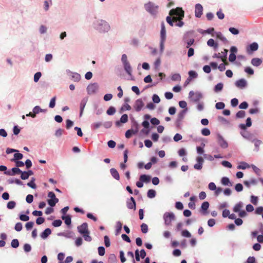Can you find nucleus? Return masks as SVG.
<instances>
[{
    "mask_svg": "<svg viewBox=\"0 0 263 263\" xmlns=\"http://www.w3.org/2000/svg\"><path fill=\"white\" fill-rule=\"evenodd\" d=\"M102 125V123L101 122H96L92 124L91 127L93 129H97L99 128Z\"/></svg>",
    "mask_w": 263,
    "mask_h": 263,
    "instance_id": "obj_61",
    "label": "nucleus"
},
{
    "mask_svg": "<svg viewBox=\"0 0 263 263\" xmlns=\"http://www.w3.org/2000/svg\"><path fill=\"white\" fill-rule=\"evenodd\" d=\"M171 79L173 81H180L181 80V76L178 73H175L172 76Z\"/></svg>",
    "mask_w": 263,
    "mask_h": 263,
    "instance_id": "obj_44",
    "label": "nucleus"
},
{
    "mask_svg": "<svg viewBox=\"0 0 263 263\" xmlns=\"http://www.w3.org/2000/svg\"><path fill=\"white\" fill-rule=\"evenodd\" d=\"M34 181H35V178H32L31 181L27 183V185L28 186L31 187L32 189H36V185Z\"/></svg>",
    "mask_w": 263,
    "mask_h": 263,
    "instance_id": "obj_35",
    "label": "nucleus"
},
{
    "mask_svg": "<svg viewBox=\"0 0 263 263\" xmlns=\"http://www.w3.org/2000/svg\"><path fill=\"white\" fill-rule=\"evenodd\" d=\"M56 97H53L50 101L49 106L50 108H53L55 105Z\"/></svg>",
    "mask_w": 263,
    "mask_h": 263,
    "instance_id": "obj_53",
    "label": "nucleus"
},
{
    "mask_svg": "<svg viewBox=\"0 0 263 263\" xmlns=\"http://www.w3.org/2000/svg\"><path fill=\"white\" fill-rule=\"evenodd\" d=\"M145 10L152 15H156L158 12L159 6L155 5L152 2H148L145 4Z\"/></svg>",
    "mask_w": 263,
    "mask_h": 263,
    "instance_id": "obj_2",
    "label": "nucleus"
},
{
    "mask_svg": "<svg viewBox=\"0 0 263 263\" xmlns=\"http://www.w3.org/2000/svg\"><path fill=\"white\" fill-rule=\"evenodd\" d=\"M156 196V192L154 190H149L147 192V197L149 198H154Z\"/></svg>",
    "mask_w": 263,
    "mask_h": 263,
    "instance_id": "obj_36",
    "label": "nucleus"
},
{
    "mask_svg": "<svg viewBox=\"0 0 263 263\" xmlns=\"http://www.w3.org/2000/svg\"><path fill=\"white\" fill-rule=\"evenodd\" d=\"M124 68H125V70H126V71L128 74H130V72L132 71V68H131V67L130 66L129 62L124 64Z\"/></svg>",
    "mask_w": 263,
    "mask_h": 263,
    "instance_id": "obj_41",
    "label": "nucleus"
},
{
    "mask_svg": "<svg viewBox=\"0 0 263 263\" xmlns=\"http://www.w3.org/2000/svg\"><path fill=\"white\" fill-rule=\"evenodd\" d=\"M62 221L60 219L55 220L52 222V226L54 227H60L62 224Z\"/></svg>",
    "mask_w": 263,
    "mask_h": 263,
    "instance_id": "obj_48",
    "label": "nucleus"
},
{
    "mask_svg": "<svg viewBox=\"0 0 263 263\" xmlns=\"http://www.w3.org/2000/svg\"><path fill=\"white\" fill-rule=\"evenodd\" d=\"M21 173H22V171L16 167L12 168V173L10 172H5V174L8 175H14L15 174H21Z\"/></svg>",
    "mask_w": 263,
    "mask_h": 263,
    "instance_id": "obj_19",
    "label": "nucleus"
},
{
    "mask_svg": "<svg viewBox=\"0 0 263 263\" xmlns=\"http://www.w3.org/2000/svg\"><path fill=\"white\" fill-rule=\"evenodd\" d=\"M47 111V109H43L41 108V107L39 106H35L33 109V112L36 115L40 112H46Z\"/></svg>",
    "mask_w": 263,
    "mask_h": 263,
    "instance_id": "obj_31",
    "label": "nucleus"
},
{
    "mask_svg": "<svg viewBox=\"0 0 263 263\" xmlns=\"http://www.w3.org/2000/svg\"><path fill=\"white\" fill-rule=\"evenodd\" d=\"M207 44L210 47H213L215 49L218 48V44L215 43L214 40L212 39H209L207 42Z\"/></svg>",
    "mask_w": 263,
    "mask_h": 263,
    "instance_id": "obj_26",
    "label": "nucleus"
},
{
    "mask_svg": "<svg viewBox=\"0 0 263 263\" xmlns=\"http://www.w3.org/2000/svg\"><path fill=\"white\" fill-rule=\"evenodd\" d=\"M48 197L50 199L47 200L48 204L53 207L59 202V199L56 198L55 194L52 192H49L48 194Z\"/></svg>",
    "mask_w": 263,
    "mask_h": 263,
    "instance_id": "obj_4",
    "label": "nucleus"
},
{
    "mask_svg": "<svg viewBox=\"0 0 263 263\" xmlns=\"http://www.w3.org/2000/svg\"><path fill=\"white\" fill-rule=\"evenodd\" d=\"M110 28V26L109 24L105 21L101 20L100 21L99 26H98V29L102 32H105L109 30Z\"/></svg>",
    "mask_w": 263,
    "mask_h": 263,
    "instance_id": "obj_5",
    "label": "nucleus"
},
{
    "mask_svg": "<svg viewBox=\"0 0 263 263\" xmlns=\"http://www.w3.org/2000/svg\"><path fill=\"white\" fill-rule=\"evenodd\" d=\"M130 201L127 202V206L129 209H133L134 210H135L136 209L135 200L133 197H130Z\"/></svg>",
    "mask_w": 263,
    "mask_h": 263,
    "instance_id": "obj_16",
    "label": "nucleus"
},
{
    "mask_svg": "<svg viewBox=\"0 0 263 263\" xmlns=\"http://www.w3.org/2000/svg\"><path fill=\"white\" fill-rule=\"evenodd\" d=\"M252 125L251 119L250 118H248L246 120V124H240L239 126L242 129H245L247 127H250Z\"/></svg>",
    "mask_w": 263,
    "mask_h": 263,
    "instance_id": "obj_21",
    "label": "nucleus"
},
{
    "mask_svg": "<svg viewBox=\"0 0 263 263\" xmlns=\"http://www.w3.org/2000/svg\"><path fill=\"white\" fill-rule=\"evenodd\" d=\"M136 128L135 130L128 129L125 133V137L126 138H130L133 135L136 134L138 132V124L136 123Z\"/></svg>",
    "mask_w": 263,
    "mask_h": 263,
    "instance_id": "obj_14",
    "label": "nucleus"
},
{
    "mask_svg": "<svg viewBox=\"0 0 263 263\" xmlns=\"http://www.w3.org/2000/svg\"><path fill=\"white\" fill-rule=\"evenodd\" d=\"M189 95V98L194 102L199 101L202 98V95L200 93L194 92L193 91H191Z\"/></svg>",
    "mask_w": 263,
    "mask_h": 263,
    "instance_id": "obj_6",
    "label": "nucleus"
},
{
    "mask_svg": "<svg viewBox=\"0 0 263 263\" xmlns=\"http://www.w3.org/2000/svg\"><path fill=\"white\" fill-rule=\"evenodd\" d=\"M221 183L224 185L232 186V184L230 182L229 179L226 177L222 178Z\"/></svg>",
    "mask_w": 263,
    "mask_h": 263,
    "instance_id": "obj_29",
    "label": "nucleus"
},
{
    "mask_svg": "<svg viewBox=\"0 0 263 263\" xmlns=\"http://www.w3.org/2000/svg\"><path fill=\"white\" fill-rule=\"evenodd\" d=\"M144 106V103L141 99L137 100L134 105V108L136 111H140Z\"/></svg>",
    "mask_w": 263,
    "mask_h": 263,
    "instance_id": "obj_10",
    "label": "nucleus"
},
{
    "mask_svg": "<svg viewBox=\"0 0 263 263\" xmlns=\"http://www.w3.org/2000/svg\"><path fill=\"white\" fill-rule=\"evenodd\" d=\"M225 106L224 103L223 102H218L216 104L215 107L217 109H222Z\"/></svg>",
    "mask_w": 263,
    "mask_h": 263,
    "instance_id": "obj_47",
    "label": "nucleus"
},
{
    "mask_svg": "<svg viewBox=\"0 0 263 263\" xmlns=\"http://www.w3.org/2000/svg\"><path fill=\"white\" fill-rule=\"evenodd\" d=\"M246 116V112L245 111L240 110L237 112L236 116L237 118H242Z\"/></svg>",
    "mask_w": 263,
    "mask_h": 263,
    "instance_id": "obj_43",
    "label": "nucleus"
},
{
    "mask_svg": "<svg viewBox=\"0 0 263 263\" xmlns=\"http://www.w3.org/2000/svg\"><path fill=\"white\" fill-rule=\"evenodd\" d=\"M128 121V116L126 114L123 115L121 118L120 121H117L116 122V125L117 126H120V123H125Z\"/></svg>",
    "mask_w": 263,
    "mask_h": 263,
    "instance_id": "obj_18",
    "label": "nucleus"
},
{
    "mask_svg": "<svg viewBox=\"0 0 263 263\" xmlns=\"http://www.w3.org/2000/svg\"><path fill=\"white\" fill-rule=\"evenodd\" d=\"M252 168L254 172L257 174V175H258V176L260 175L261 171L259 168H258L254 165H252Z\"/></svg>",
    "mask_w": 263,
    "mask_h": 263,
    "instance_id": "obj_54",
    "label": "nucleus"
},
{
    "mask_svg": "<svg viewBox=\"0 0 263 263\" xmlns=\"http://www.w3.org/2000/svg\"><path fill=\"white\" fill-rule=\"evenodd\" d=\"M110 172L111 175L115 179L118 180L120 179V175L116 169L114 168H111Z\"/></svg>",
    "mask_w": 263,
    "mask_h": 263,
    "instance_id": "obj_23",
    "label": "nucleus"
},
{
    "mask_svg": "<svg viewBox=\"0 0 263 263\" xmlns=\"http://www.w3.org/2000/svg\"><path fill=\"white\" fill-rule=\"evenodd\" d=\"M23 155L21 153H15L14 155V159H13V161H17L18 160L22 159L23 158Z\"/></svg>",
    "mask_w": 263,
    "mask_h": 263,
    "instance_id": "obj_45",
    "label": "nucleus"
},
{
    "mask_svg": "<svg viewBox=\"0 0 263 263\" xmlns=\"http://www.w3.org/2000/svg\"><path fill=\"white\" fill-rule=\"evenodd\" d=\"M151 123L154 125H157L159 124L160 121L159 120L156 118H153L151 120Z\"/></svg>",
    "mask_w": 263,
    "mask_h": 263,
    "instance_id": "obj_57",
    "label": "nucleus"
},
{
    "mask_svg": "<svg viewBox=\"0 0 263 263\" xmlns=\"http://www.w3.org/2000/svg\"><path fill=\"white\" fill-rule=\"evenodd\" d=\"M214 31V28H209L208 29H207L206 30H203L201 29V30H199V32H200V33H202V34H204V33L211 34Z\"/></svg>",
    "mask_w": 263,
    "mask_h": 263,
    "instance_id": "obj_38",
    "label": "nucleus"
},
{
    "mask_svg": "<svg viewBox=\"0 0 263 263\" xmlns=\"http://www.w3.org/2000/svg\"><path fill=\"white\" fill-rule=\"evenodd\" d=\"M216 36L217 38L223 42L227 43L228 42V40L223 35L221 32H218L216 33Z\"/></svg>",
    "mask_w": 263,
    "mask_h": 263,
    "instance_id": "obj_28",
    "label": "nucleus"
},
{
    "mask_svg": "<svg viewBox=\"0 0 263 263\" xmlns=\"http://www.w3.org/2000/svg\"><path fill=\"white\" fill-rule=\"evenodd\" d=\"M243 203L241 202H239L235 204L233 208V211L235 213H238L240 211H241L242 208H243Z\"/></svg>",
    "mask_w": 263,
    "mask_h": 263,
    "instance_id": "obj_22",
    "label": "nucleus"
},
{
    "mask_svg": "<svg viewBox=\"0 0 263 263\" xmlns=\"http://www.w3.org/2000/svg\"><path fill=\"white\" fill-rule=\"evenodd\" d=\"M209 203L208 201H204L201 205V209L203 211H206L209 207Z\"/></svg>",
    "mask_w": 263,
    "mask_h": 263,
    "instance_id": "obj_40",
    "label": "nucleus"
},
{
    "mask_svg": "<svg viewBox=\"0 0 263 263\" xmlns=\"http://www.w3.org/2000/svg\"><path fill=\"white\" fill-rule=\"evenodd\" d=\"M165 224L166 226L171 225L172 221L175 219V216L173 213L166 212L163 215Z\"/></svg>",
    "mask_w": 263,
    "mask_h": 263,
    "instance_id": "obj_3",
    "label": "nucleus"
},
{
    "mask_svg": "<svg viewBox=\"0 0 263 263\" xmlns=\"http://www.w3.org/2000/svg\"><path fill=\"white\" fill-rule=\"evenodd\" d=\"M255 214L259 215L261 213H263V207L262 206H259L257 208L255 211Z\"/></svg>",
    "mask_w": 263,
    "mask_h": 263,
    "instance_id": "obj_64",
    "label": "nucleus"
},
{
    "mask_svg": "<svg viewBox=\"0 0 263 263\" xmlns=\"http://www.w3.org/2000/svg\"><path fill=\"white\" fill-rule=\"evenodd\" d=\"M251 202L254 205H257L258 202V197L255 196H251Z\"/></svg>",
    "mask_w": 263,
    "mask_h": 263,
    "instance_id": "obj_51",
    "label": "nucleus"
},
{
    "mask_svg": "<svg viewBox=\"0 0 263 263\" xmlns=\"http://www.w3.org/2000/svg\"><path fill=\"white\" fill-rule=\"evenodd\" d=\"M229 30L231 32V33L234 35H237L239 32V30L237 29L234 27H230L229 29Z\"/></svg>",
    "mask_w": 263,
    "mask_h": 263,
    "instance_id": "obj_55",
    "label": "nucleus"
},
{
    "mask_svg": "<svg viewBox=\"0 0 263 263\" xmlns=\"http://www.w3.org/2000/svg\"><path fill=\"white\" fill-rule=\"evenodd\" d=\"M203 7L200 4L195 5V15L197 17H200L202 15Z\"/></svg>",
    "mask_w": 263,
    "mask_h": 263,
    "instance_id": "obj_11",
    "label": "nucleus"
},
{
    "mask_svg": "<svg viewBox=\"0 0 263 263\" xmlns=\"http://www.w3.org/2000/svg\"><path fill=\"white\" fill-rule=\"evenodd\" d=\"M170 16H167L166 21L171 26H174V23H176L175 26L181 27L184 23L182 20L184 17V12L181 8L177 7L176 9H172L170 11Z\"/></svg>",
    "mask_w": 263,
    "mask_h": 263,
    "instance_id": "obj_1",
    "label": "nucleus"
},
{
    "mask_svg": "<svg viewBox=\"0 0 263 263\" xmlns=\"http://www.w3.org/2000/svg\"><path fill=\"white\" fill-rule=\"evenodd\" d=\"M141 229L142 233H146L148 231L147 225L145 223H142L141 225Z\"/></svg>",
    "mask_w": 263,
    "mask_h": 263,
    "instance_id": "obj_46",
    "label": "nucleus"
},
{
    "mask_svg": "<svg viewBox=\"0 0 263 263\" xmlns=\"http://www.w3.org/2000/svg\"><path fill=\"white\" fill-rule=\"evenodd\" d=\"M78 231L82 235L84 233H88V225L87 223H83L80 226L78 227Z\"/></svg>",
    "mask_w": 263,
    "mask_h": 263,
    "instance_id": "obj_13",
    "label": "nucleus"
},
{
    "mask_svg": "<svg viewBox=\"0 0 263 263\" xmlns=\"http://www.w3.org/2000/svg\"><path fill=\"white\" fill-rule=\"evenodd\" d=\"M153 101L155 103H159L160 102V99L159 96L156 94L153 96Z\"/></svg>",
    "mask_w": 263,
    "mask_h": 263,
    "instance_id": "obj_59",
    "label": "nucleus"
},
{
    "mask_svg": "<svg viewBox=\"0 0 263 263\" xmlns=\"http://www.w3.org/2000/svg\"><path fill=\"white\" fill-rule=\"evenodd\" d=\"M51 233V231L49 228L46 229L41 234V236L42 238H46Z\"/></svg>",
    "mask_w": 263,
    "mask_h": 263,
    "instance_id": "obj_24",
    "label": "nucleus"
},
{
    "mask_svg": "<svg viewBox=\"0 0 263 263\" xmlns=\"http://www.w3.org/2000/svg\"><path fill=\"white\" fill-rule=\"evenodd\" d=\"M258 48V45L257 43L254 42L251 44L247 48V52L250 53L256 51Z\"/></svg>",
    "mask_w": 263,
    "mask_h": 263,
    "instance_id": "obj_15",
    "label": "nucleus"
},
{
    "mask_svg": "<svg viewBox=\"0 0 263 263\" xmlns=\"http://www.w3.org/2000/svg\"><path fill=\"white\" fill-rule=\"evenodd\" d=\"M62 219L64 220L65 224L67 226H69L71 224V217L69 215L67 216H62Z\"/></svg>",
    "mask_w": 263,
    "mask_h": 263,
    "instance_id": "obj_30",
    "label": "nucleus"
},
{
    "mask_svg": "<svg viewBox=\"0 0 263 263\" xmlns=\"http://www.w3.org/2000/svg\"><path fill=\"white\" fill-rule=\"evenodd\" d=\"M187 110V108L184 109L183 110L180 111L178 115L177 119L176 120V122L178 124H180L182 120H183L186 111Z\"/></svg>",
    "mask_w": 263,
    "mask_h": 263,
    "instance_id": "obj_12",
    "label": "nucleus"
},
{
    "mask_svg": "<svg viewBox=\"0 0 263 263\" xmlns=\"http://www.w3.org/2000/svg\"><path fill=\"white\" fill-rule=\"evenodd\" d=\"M16 205V203L13 201H9L7 205V208L9 209H13Z\"/></svg>",
    "mask_w": 263,
    "mask_h": 263,
    "instance_id": "obj_52",
    "label": "nucleus"
},
{
    "mask_svg": "<svg viewBox=\"0 0 263 263\" xmlns=\"http://www.w3.org/2000/svg\"><path fill=\"white\" fill-rule=\"evenodd\" d=\"M221 164L223 166L228 168H231L232 167L231 163L227 161H223Z\"/></svg>",
    "mask_w": 263,
    "mask_h": 263,
    "instance_id": "obj_63",
    "label": "nucleus"
},
{
    "mask_svg": "<svg viewBox=\"0 0 263 263\" xmlns=\"http://www.w3.org/2000/svg\"><path fill=\"white\" fill-rule=\"evenodd\" d=\"M235 85L240 88H245L247 86V81L243 79L238 80L235 82Z\"/></svg>",
    "mask_w": 263,
    "mask_h": 263,
    "instance_id": "obj_17",
    "label": "nucleus"
},
{
    "mask_svg": "<svg viewBox=\"0 0 263 263\" xmlns=\"http://www.w3.org/2000/svg\"><path fill=\"white\" fill-rule=\"evenodd\" d=\"M189 78L191 79V78H196L197 77V73L193 70H191L189 72Z\"/></svg>",
    "mask_w": 263,
    "mask_h": 263,
    "instance_id": "obj_58",
    "label": "nucleus"
},
{
    "mask_svg": "<svg viewBox=\"0 0 263 263\" xmlns=\"http://www.w3.org/2000/svg\"><path fill=\"white\" fill-rule=\"evenodd\" d=\"M217 142L220 146L223 148H226L228 147V142L224 139L223 137L219 134L217 135Z\"/></svg>",
    "mask_w": 263,
    "mask_h": 263,
    "instance_id": "obj_9",
    "label": "nucleus"
},
{
    "mask_svg": "<svg viewBox=\"0 0 263 263\" xmlns=\"http://www.w3.org/2000/svg\"><path fill=\"white\" fill-rule=\"evenodd\" d=\"M98 253L100 256H103L105 254V248L103 247H99L98 249Z\"/></svg>",
    "mask_w": 263,
    "mask_h": 263,
    "instance_id": "obj_62",
    "label": "nucleus"
},
{
    "mask_svg": "<svg viewBox=\"0 0 263 263\" xmlns=\"http://www.w3.org/2000/svg\"><path fill=\"white\" fill-rule=\"evenodd\" d=\"M223 87V85L222 83H218L214 87V91L216 92L222 90Z\"/></svg>",
    "mask_w": 263,
    "mask_h": 263,
    "instance_id": "obj_33",
    "label": "nucleus"
},
{
    "mask_svg": "<svg viewBox=\"0 0 263 263\" xmlns=\"http://www.w3.org/2000/svg\"><path fill=\"white\" fill-rule=\"evenodd\" d=\"M69 76L70 77V79L74 82H78L81 79V76L78 73L71 72Z\"/></svg>",
    "mask_w": 263,
    "mask_h": 263,
    "instance_id": "obj_20",
    "label": "nucleus"
},
{
    "mask_svg": "<svg viewBox=\"0 0 263 263\" xmlns=\"http://www.w3.org/2000/svg\"><path fill=\"white\" fill-rule=\"evenodd\" d=\"M42 76V73L40 72H37L35 73L34 76V81L37 82Z\"/></svg>",
    "mask_w": 263,
    "mask_h": 263,
    "instance_id": "obj_49",
    "label": "nucleus"
},
{
    "mask_svg": "<svg viewBox=\"0 0 263 263\" xmlns=\"http://www.w3.org/2000/svg\"><path fill=\"white\" fill-rule=\"evenodd\" d=\"M249 167H250L249 165L247 163L245 162H241V164L237 166L238 169H242V170L246 169L247 168H249Z\"/></svg>",
    "mask_w": 263,
    "mask_h": 263,
    "instance_id": "obj_37",
    "label": "nucleus"
},
{
    "mask_svg": "<svg viewBox=\"0 0 263 263\" xmlns=\"http://www.w3.org/2000/svg\"><path fill=\"white\" fill-rule=\"evenodd\" d=\"M261 63V60L259 58H253L251 60V64L254 66H258Z\"/></svg>",
    "mask_w": 263,
    "mask_h": 263,
    "instance_id": "obj_27",
    "label": "nucleus"
},
{
    "mask_svg": "<svg viewBox=\"0 0 263 263\" xmlns=\"http://www.w3.org/2000/svg\"><path fill=\"white\" fill-rule=\"evenodd\" d=\"M86 104V101L85 100L83 99L81 101L80 103V116H81L83 114V111L85 108Z\"/></svg>",
    "mask_w": 263,
    "mask_h": 263,
    "instance_id": "obj_34",
    "label": "nucleus"
},
{
    "mask_svg": "<svg viewBox=\"0 0 263 263\" xmlns=\"http://www.w3.org/2000/svg\"><path fill=\"white\" fill-rule=\"evenodd\" d=\"M116 112V109L115 107L112 106H110L109 107V108L107 109L106 113L108 115H114Z\"/></svg>",
    "mask_w": 263,
    "mask_h": 263,
    "instance_id": "obj_42",
    "label": "nucleus"
},
{
    "mask_svg": "<svg viewBox=\"0 0 263 263\" xmlns=\"http://www.w3.org/2000/svg\"><path fill=\"white\" fill-rule=\"evenodd\" d=\"M210 133H211L210 130H209V129H208L207 128H204L202 129L201 130V134L203 136H209L210 135Z\"/></svg>",
    "mask_w": 263,
    "mask_h": 263,
    "instance_id": "obj_50",
    "label": "nucleus"
},
{
    "mask_svg": "<svg viewBox=\"0 0 263 263\" xmlns=\"http://www.w3.org/2000/svg\"><path fill=\"white\" fill-rule=\"evenodd\" d=\"M98 89V85L97 83L89 84L87 87V91L89 95L94 94Z\"/></svg>",
    "mask_w": 263,
    "mask_h": 263,
    "instance_id": "obj_8",
    "label": "nucleus"
},
{
    "mask_svg": "<svg viewBox=\"0 0 263 263\" xmlns=\"http://www.w3.org/2000/svg\"><path fill=\"white\" fill-rule=\"evenodd\" d=\"M11 247L13 248H16L19 246V242L17 239H14L11 242Z\"/></svg>",
    "mask_w": 263,
    "mask_h": 263,
    "instance_id": "obj_39",
    "label": "nucleus"
},
{
    "mask_svg": "<svg viewBox=\"0 0 263 263\" xmlns=\"http://www.w3.org/2000/svg\"><path fill=\"white\" fill-rule=\"evenodd\" d=\"M161 32H160L161 39V48L162 49L163 46V43L165 40V37H166V36H165L166 30H165V27L164 22L161 23Z\"/></svg>",
    "mask_w": 263,
    "mask_h": 263,
    "instance_id": "obj_7",
    "label": "nucleus"
},
{
    "mask_svg": "<svg viewBox=\"0 0 263 263\" xmlns=\"http://www.w3.org/2000/svg\"><path fill=\"white\" fill-rule=\"evenodd\" d=\"M104 244L106 247H109L110 245L109 238L107 236H105L104 237Z\"/></svg>",
    "mask_w": 263,
    "mask_h": 263,
    "instance_id": "obj_56",
    "label": "nucleus"
},
{
    "mask_svg": "<svg viewBox=\"0 0 263 263\" xmlns=\"http://www.w3.org/2000/svg\"><path fill=\"white\" fill-rule=\"evenodd\" d=\"M235 189L237 192H241L243 190V186L241 183H237L236 184Z\"/></svg>",
    "mask_w": 263,
    "mask_h": 263,
    "instance_id": "obj_60",
    "label": "nucleus"
},
{
    "mask_svg": "<svg viewBox=\"0 0 263 263\" xmlns=\"http://www.w3.org/2000/svg\"><path fill=\"white\" fill-rule=\"evenodd\" d=\"M139 180L143 182L148 183L150 181L151 177L146 175H141L140 176Z\"/></svg>",
    "mask_w": 263,
    "mask_h": 263,
    "instance_id": "obj_25",
    "label": "nucleus"
},
{
    "mask_svg": "<svg viewBox=\"0 0 263 263\" xmlns=\"http://www.w3.org/2000/svg\"><path fill=\"white\" fill-rule=\"evenodd\" d=\"M116 235H118L121 231L122 223L120 221H118L116 223Z\"/></svg>",
    "mask_w": 263,
    "mask_h": 263,
    "instance_id": "obj_32",
    "label": "nucleus"
}]
</instances>
